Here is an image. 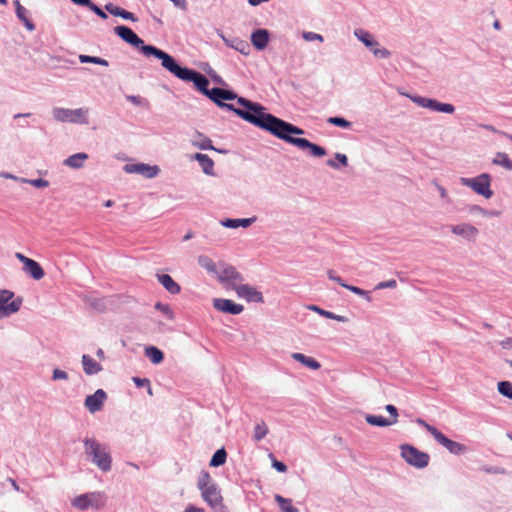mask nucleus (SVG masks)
<instances>
[{
  "instance_id": "f257e3e1",
  "label": "nucleus",
  "mask_w": 512,
  "mask_h": 512,
  "mask_svg": "<svg viewBox=\"0 0 512 512\" xmlns=\"http://www.w3.org/2000/svg\"><path fill=\"white\" fill-rule=\"evenodd\" d=\"M262 129L300 149H309L315 157H323L327 154L323 147L305 138L293 137V135L304 134V130L278 117H268Z\"/></svg>"
},
{
  "instance_id": "f03ea898",
  "label": "nucleus",
  "mask_w": 512,
  "mask_h": 512,
  "mask_svg": "<svg viewBox=\"0 0 512 512\" xmlns=\"http://www.w3.org/2000/svg\"><path fill=\"white\" fill-rule=\"evenodd\" d=\"M159 55L163 57V63H161L163 68L183 81L193 82L194 86L206 95L209 90V80L206 76L196 70L180 66L176 59L168 53H160Z\"/></svg>"
},
{
  "instance_id": "7ed1b4c3",
  "label": "nucleus",
  "mask_w": 512,
  "mask_h": 512,
  "mask_svg": "<svg viewBox=\"0 0 512 512\" xmlns=\"http://www.w3.org/2000/svg\"><path fill=\"white\" fill-rule=\"evenodd\" d=\"M84 453L87 458L102 472H109L112 468V457L109 448L94 438L83 439Z\"/></svg>"
},
{
  "instance_id": "20e7f679",
  "label": "nucleus",
  "mask_w": 512,
  "mask_h": 512,
  "mask_svg": "<svg viewBox=\"0 0 512 512\" xmlns=\"http://www.w3.org/2000/svg\"><path fill=\"white\" fill-rule=\"evenodd\" d=\"M114 32L123 41L138 48L143 55L153 56L161 60V63H163V57H161L159 54L166 52L153 45L145 44L144 41L131 28L124 25H120L114 28Z\"/></svg>"
},
{
  "instance_id": "39448f33",
  "label": "nucleus",
  "mask_w": 512,
  "mask_h": 512,
  "mask_svg": "<svg viewBox=\"0 0 512 512\" xmlns=\"http://www.w3.org/2000/svg\"><path fill=\"white\" fill-rule=\"evenodd\" d=\"M223 88L214 87L212 89H209L205 96H207L211 101H213L217 106L221 108H225L229 111H233L238 117L241 119L259 127L263 128L265 121L267 120L268 116L266 118H259L254 117L251 115L249 111H242L241 108H236L233 104L225 103L223 102Z\"/></svg>"
},
{
  "instance_id": "423d86ee",
  "label": "nucleus",
  "mask_w": 512,
  "mask_h": 512,
  "mask_svg": "<svg viewBox=\"0 0 512 512\" xmlns=\"http://www.w3.org/2000/svg\"><path fill=\"white\" fill-rule=\"evenodd\" d=\"M88 108L68 109L62 107H55L52 109V116L54 120L62 123L83 124L89 123Z\"/></svg>"
},
{
  "instance_id": "0eeeda50",
  "label": "nucleus",
  "mask_w": 512,
  "mask_h": 512,
  "mask_svg": "<svg viewBox=\"0 0 512 512\" xmlns=\"http://www.w3.org/2000/svg\"><path fill=\"white\" fill-rule=\"evenodd\" d=\"M223 102L225 101H231L236 100L239 105H241L243 108L242 111H249L252 116L259 117V118H266L268 117H275L274 115L267 113L266 108L262 106L260 103L253 102L247 98L238 96L235 92L232 90L223 89Z\"/></svg>"
},
{
  "instance_id": "6e6552de",
  "label": "nucleus",
  "mask_w": 512,
  "mask_h": 512,
  "mask_svg": "<svg viewBox=\"0 0 512 512\" xmlns=\"http://www.w3.org/2000/svg\"><path fill=\"white\" fill-rule=\"evenodd\" d=\"M491 176L488 173H481L480 175L467 178L460 177V183L472 189L476 194L481 195L485 199H490L493 196V191L491 189Z\"/></svg>"
},
{
  "instance_id": "1a4fd4ad",
  "label": "nucleus",
  "mask_w": 512,
  "mask_h": 512,
  "mask_svg": "<svg viewBox=\"0 0 512 512\" xmlns=\"http://www.w3.org/2000/svg\"><path fill=\"white\" fill-rule=\"evenodd\" d=\"M106 501L107 496L104 492H89L75 497L72 506L82 511L88 508L99 510L105 506Z\"/></svg>"
},
{
  "instance_id": "9d476101",
  "label": "nucleus",
  "mask_w": 512,
  "mask_h": 512,
  "mask_svg": "<svg viewBox=\"0 0 512 512\" xmlns=\"http://www.w3.org/2000/svg\"><path fill=\"white\" fill-rule=\"evenodd\" d=\"M216 275L218 281L227 289L235 290L244 281L242 274L234 266L224 262L219 263Z\"/></svg>"
},
{
  "instance_id": "9b49d317",
  "label": "nucleus",
  "mask_w": 512,
  "mask_h": 512,
  "mask_svg": "<svg viewBox=\"0 0 512 512\" xmlns=\"http://www.w3.org/2000/svg\"><path fill=\"white\" fill-rule=\"evenodd\" d=\"M401 457L411 466L422 469L428 466L430 456L410 444L400 446Z\"/></svg>"
},
{
  "instance_id": "f8f14e48",
  "label": "nucleus",
  "mask_w": 512,
  "mask_h": 512,
  "mask_svg": "<svg viewBox=\"0 0 512 512\" xmlns=\"http://www.w3.org/2000/svg\"><path fill=\"white\" fill-rule=\"evenodd\" d=\"M23 303L21 297L14 298V292L7 289H0V319L7 318L17 313Z\"/></svg>"
},
{
  "instance_id": "ddd939ff",
  "label": "nucleus",
  "mask_w": 512,
  "mask_h": 512,
  "mask_svg": "<svg viewBox=\"0 0 512 512\" xmlns=\"http://www.w3.org/2000/svg\"><path fill=\"white\" fill-rule=\"evenodd\" d=\"M412 102L420 107L446 114L455 112V107L450 103H442L432 98H427L418 95H407Z\"/></svg>"
},
{
  "instance_id": "4468645a",
  "label": "nucleus",
  "mask_w": 512,
  "mask_h": 512,
  "mask_svg": "<svg viewBox=\"0 0 512 512\" xmlns=\"http://www.w3.org/2000/svg\"><path fill=\"white\" fill-rule=\"evenodd\" d=\"M201 497L214 512H227L223 497L217 484L211 485L201 491Z\"/></svg>"
},
{
  "instance_id": "2eb2a0df",
  "label": "nucleus",
  "mask_w": 512,
  "mask_h": 512,
  "mask_svg": "<svg viewBox=\"0 0 512 512\" xmlns=\"http://www.w3.org/2000/svg\"><path fill=\"white\" fill-rule=\"evenodd\" d=\"M123 171L127 174H138L146 179H152L159 175L160 168L157 165L146 163H128L123 166Z\"/></svg>"
},
{
  "instance_id": "dca6fc26",
  "label": "nucleus",
  "mask_w": 512,
  "mask_h": 512,
  "mask_svg": "<svg viewBox=\"0 0 512 512\" xmlns=\"http://www.w3.org/2000/svg\"><path fill=\"white\" fill-rule=\"evenodd\" d=\"M216 33L223 40L227 47L232 48L245 56L250 54V45L247 41L242 40L239 37H227L223 31L219 29L216 31Z\"/></svg>"
},
{
  "instance_id": "f3484780",
  "label": "nucleus",
  "mask_w": 512,
  "mask_h": 512,
  "mask_svg": "<svg viewBox=\"0 0 512 512\" xmlns=\"http://www.w3.org/2000/svg\"><path fill=\"white\" fill-rule=\"evenodd\" d=\"M106 398V392L103 389H98L85 398L84 406L90 413H96L102 410Z\"/></svg>"
},
{
  "instance_id": "a211bd4d",
  "label": "nucleus",
  "mask_w": 512,
  "mask_h": 512,
  "mask_svg": "<svg viewBox=\"0 0 512 512\" xmlns=\"http://www.w3.org/2000/svg\"><path fill=\"white\" fill-rule=\"evenodd\" d=\"M452 234L462 237L467 241H475L479 234L477 227L470 223H460L450 227Z\"/></svg>"
},
{
  "instance_id": "6ab92c4d",
  "label": "nucleus",
  "mask_w": 512,
  "mask_h": 512,
  "mask_svg": "<svg viewBox=\"0 0 512 512\" xmlns=\"http://www.w3.org/2000/svg\"><path fill=\"white\" fill-rule=\"evenodd\" d=\"M240 298L246 299L248 302L263 303L264 297L260 291L256 288L240 283L239 286L234 290Z\"/></svg>"
},
{
  "instance_id": "aec40b11",
  "label": "nucleus",
  "mask_w": 512,
  "mask_h": 512,
  "mask_svg": "<svg viewBox=\"0 0 512 512\" xmlns=\"http://www.w3.org/2000/svg\"><path fill=\"white\" fill-rule=\"evenodd\" d=\"M213 306L216 310L231 315H238L244 310L243 305L237 304L230 299L223 298H215L213 300Z\"/></svg>"
},
{
  "instance_id": "412c9836",
  "label": "nucleus",
  "mask_w": 512,
  "mask_h": 512,
  "mask_svg": "<svg viewBox=\"0 0 512 512\" xmlns=\"http://www.w3.org/2000/svg\"><path fill=\"white\" fill-rule=\"evenodd\" d=\"M434 439L441 444L443 447H445L450 453L454 455H461L466 452L467 447L464 444H461L459 442L453 441L449 438H447L442 432L436 433V436Z\"/></svg>"
},
{
  "instance_id": "4be33fe9",
  "label": "nucleus",
  "mask_w": 512,
  "mask_h": 512,
  "mask_svg": "<svg viewBox=\"0 0 512 512\" xmlns=\"http://www.w3.org/2000/svg\"><path fill=\"white\" fill-rule=\"evenodd\" d=\"M269 37L268 30L257 29L251 34V43L257 50H263L269 42Z\"/></svg>"
},
{
  "instance_id": "5701e85b",
  "label": "nucleus",
  "mask_w": 512,
  "mask_h": 512,
  "mask_svg": "<svg viewBox=\"0 0 512 512\" xmlns=\"http://www.w3.org/2000/svg\"><path fill=\"white\" fill-rule=\"evenodd\" d=\"M191 160L198 161L204 174L214 176V161L206 154L195 153L191 156Z\"/></svg>"
},
{
  "instance_id": "b1692460",
  "label": "nucleus",
  "mask_w": 512,
  "mask_h": 512,
  "mask_svg": "<svg viewBox=\"0 0 512 512\" xmlns=\"http://www.w3.org/2000/svg\"><path fill=\"white\" fill-rule=\"evenodd\" d=\"M191 144L200 150H214L221 153L223 152L222 150L216 149L212 145L211 139L200 132H196L194 134V136L191 139Z\"/></svg>"
},
{
  "instance_id": "393cba45",
  "label": "nucleus",
  "mask_w": 512,
  "mask_h": 512,
  "mask_svg": "<svg viewBox=\"0 0 512 512\" xmlns=\"http://www.w3.org/2000/svg\"><path fill=\"white\" fill-rule=\"evenodd\" d=\"M84 373L86 375H95L102 371V365L95 361L91 356L83 354L81 358Z\"/></svg>"
},
{
  "instance_id": "a878e982",
  "label": "nucleus",
  "mask_w": 512,
  "mask_h": 512,
  "mask_svg": "<svg viewBox=\"0 0 512 512\" xmlns=\"http://www.w3.org/2000/svg\"><path fill=\"white\" fill-rule=\"evenodd\" d=\"M159 283L171 294H178L181 290L180 285L168 274H157Z\"/></svg>"
},
{
  "instance_id": "bb28decb",
  "label": "nucleus",
  "mask_w": 512,
  "mask_h": 512,
  "mask_svg": "<svg viewBox=\"0 0 512 512\" xmlns=\"http://www.w3.org/2000/svg\"><path fill=\"white\" fill-rule=\"evenodd\" d=\"M105 9L113 16L121 17L125 20H130L132 22H136L138 20L137 17L132 12H129L112 3L106 4Z\"/></svg>"
},
{
  "instance_id": "cd10ccee",
  "label": "nucleus",
  "mask_w": 512,
  "mask_h": 512,
  "mask_svg": "<svg viewBox=\"0 0 512 512\" xmlns=\"http://www.w3.org/2000/svg\"><path fill=\"white\" fill-rule=\"evenodd\" d=\"M88 157L84 152L75 153L64 160V165L72 169H80L84 167Z\"/></svg>"
},
{
  "instance_id": "c85d7f7f",
  "label": "nucleus",
  "mask_w": 512,
  "mask_h": 512,
  "mask_svg": "<svg viewBox=\"0 0 512 512\" xmlns=\"http://www.w3.org/2000/svg\"><path fill=\"white\" fill-rule=\"evenodd\" d=\"M23 270L35 280H40L45 275L41 265L33 259L27 262V264L23 267Z\"/></svg>"
},
{
  "instance_id": "c756f323",
  "label": "nucleus",
  "mask_w": 512,
  "mask_h": 512,
  "mask_svg": "<svg viewBox=\"0 0 512 512\" xmlns=\"http://www.w3.org/2000/svg\"><path fill=\"white\" fill-rule=\"evenodd\" d=\"M255 221H256V217L243 218V219L227 218V219L221 221V224H222V226H224L226 228L236 229L238 227L247 228V227L251 226Z\"/></svg>"
},
{
  "instance_id": "7c9ffc66",
  "label": "nucleus",
  "mask_w": 512,
  "mask_h": 512,
  "mask_svg": "<svg viewBox=\"0 0 512 512\" xmlns=\"http://www.w3.org/2000/svg\"><path fill=\"white\" fill-rule=\"evenodd\" d=\"M291 357L293 360L301 363L309 369L318 370L321 367V364L316 359L306 356L302 353L294 352L291 354Z\"/></svg>"
},
{
  "instance_id": "2f4dec72",
  "label": "nucleus",
  "mask_w": 512,
  "mask_h": 512,
  "mask_svg": "<svg viewBox=\"0 0 512 512\" xmlns=\"http://www.w3.org/2000/svg\"><path fill=\"white\" fill-rule=\"evenodd\" d=\"M307 309H309L311 311H314V312L318 313L319 315H321V316H323L325 318H328V319L336 320V321L342 322V323L348 322V318L347 317L342 316V315H337V314H335L333 312L324 310V309L320 308L317 305H308Z\"/></svg>"
},
{
  "instance_id": "473e14b6",
  "label": "nucleus",
  "mask_w": 512,
  "mask_h": 512,
  "mask_svg": "<svg viewBox=\"0 0 512 512\" xmlns=\"http://www.w3.org/2000/svg\"><path fill=\"white\" fill-rule=\"evenodd\" d=\"M16 6V15L21 22L25 25V27L29 31H33L35 29L34 23L26 16L27 10L20 4L19 0L15 1Z\"/></svg>"
},
{
  "instance_id": "72a5a7b5",
  "label": "nucleus",
  "mask_w": 512,
  "mask_h": 512,
  "mask_svg": "<svg viewBox=\"0 0 512 512\" xmlns=\"http://www.w3.org/2000/svg\"><path fill=\"white\" fill-rule=\"evenodd\" d=\"M354 36L360 42H362L366 47H372V46H375V44H376V40L373 37V35L364 29L354 30Z\"/></svg>"
},
{
  "instance_id": "f704fd0d",
  "label": "nucleus",
  "mask_w": 512,
  "mask_h": 512,
  "mask_svg": "<svg viewBox=\"0 0 512 512\" xmlns=\"http://www.w3.org/2000/svg\"><path fill=\"white\" fill-rule=\"evenodd\" d=\"M145 356L153 363L159 364L164 359V353L155 346H148L145 348Z\"/></svg>"
},
{
  "instance_id": "c9c22d12",
  "label": "nucleus",
  "mask_w": 512,
  "mask_h": 512,
  "mask_svg": "<svg viewBox=\"0 0 512 512\" xmlns=\"http://www.w3.org/2000/svg\"><path fill=\"white\" fill-rule=\"evenodd\" d=\"M365 420L368 424L378 427H387L394 424V421H390V419L372 414H367Z\"/></svg>"
},
{
  "instance_id": "e433bc0d",
  "label": "nucleus",
  "mask_w": 512,
  "mask_h": 512,
  "mask_svg": "<svg viewBox=\"0 0 512 512\" xmlns=\"http://www.w3.org/2000/svg\"><path fill=\"white\" fill-rule=\"evenodd\" d=\"M275 501L279 504L280 509L283 512H299L298 508L292 505V500L289 498H284L283 496L276 494L274 496Z\"/></svg>"
},
{
  "instance_id": "4c0bfd02",
  "label": "nucleus",
  "mask_w": 512,
  "mask_h": 512,
  "mask_svg": "<svg viewBox=\"0 0 512 512\" xmlns=\"http://www.w3.org/2000/svg\"><path fill=\"white\" fill-rule=\"evenodd\" d=\"M227 459V452L224 448L218 449L212 456L209 465L211 467L222 466Z\"/></svg>"
},
{
  "instance_id": "58836bf2",
  "label": "nucleus",
  "mask_w": 512,
  "mask_h": 512,
  "mask_svg": "<svg viewBox=\"0 0 512 512\" xmlns=\"http://www.w3.org/2000/svg\"><path fill=\"white\" fill-rule=\"evenodd\" d=\"M198 264L202 268L206 269L209 273L213 274H216L219 269L213 260L206 255H200L198 257Z\"/></svg>"
},
{
  "instance_id": "ea45409f",
  "label": "nucleus",
  "mask_w": 512,
  "mask_h": 512,
  "mask_svg": "<svg viewBox=\"0 0 512 512\" xmlns=\"http://www.w3.org/2000/svg\"><path fill=\"white\" fill-rule=\"evenodd\" d=\"M492 163L504 167L507 170H512V161L508 155L503 152H498L492 160Z\"/></svg>"
},
{
  "instance_id": "a19ab883",
  "label": "nucleus",
  "mask_w": 512,
  "mask_h": 512,
  "mask_svg": "<svg viewBox=\"0 0 512 512\" xmlns=\"http://www.w3.org/2000/svg\"><path fill=\"white\" fill-rule=\"evenodd\" d=\"M335 159L336 160L328 159L326 164L329 167L334 168V169H339L340 166H347L348 165V158H347V156L345 154L336 153L335 154Z\"/></svg>"
},
{
  "instance_id": "79ce46f5",
  "label": "nucleus",
  "mask_w": 512,
  "mask_h": 512,
  "mask_svg": "<svg viewBox=\"0 0 512 512\" xmlns=\"http://www.w3.org/2000/svg\"><path fill=\"white\" fill-rule=\"evenodd\" d=\"M216 483L212 481L210 474L207 471H202L198 477L197 487L200 491L208 488Z\"/></svg>"
},
{
  "instance_id": "37998d69",
  "label": "nucleus",
  "mask_w": 512,
  "mask_h": 512,
  "mask_svg": "<svg viewBox=\"0 0 512 512\" xmlns=\"http://www.w3.org/2000/svg\"><path fill=\"white\" fill-rule=\"evenodd\" d=\"M376 58L379 59H388L391 56V52L384 48L379 47V42L376 40L375 46L367 47Z\"/></svg>"
},
{
  "instance_id": "c03bdc74",
  "label": "nucleus",
  "mask_w": 512,
  "mask_h": 512,
  "mask_svg": "<svg viewBox=\"0 0 512 512\" xmlns=\"http://www.w3.org/2000/svg\"><path fill=\"white\" fill-rule=\"evenodd\" d=\"M498 392L504 397L512 400V383L509 381H500L497 384Z\"/></svg>"
},
{
  "instance_id": "a18cd8bd",
  "label": "nucleus",
  "mask_w": 512,
  "mask_h": 512,
  "mask_svg": "<svg viewBox=\"0 0 512 512\" xmlns=\"http://www.w3.org/2000/svg\"><path fill=\"white\" fill-rule=\"evenodd\" d=\"M268 434V427L265 422L261 421L260 423L255 425L254 428V439L256 441L262 440Z\"/></svg>"
},
{
  "instance_id": "49530a36",
  "label": "nucleus",
  "mask_w": 512,
  "mask_h": 512,
  "mask_svg": "<svg viewBox=\"0 0 512 512\" xmlns=\"http://www.w3.org/2000/svg\"><path fill=\"white\" fill-rule=\"evenodd\" d=\"M342 287L351 291L352 293L358 295V296H361L363 297L366 301L370 302L372 300L371 296H370V293L366 290H363L357 286H352V285H349V284H342Z\"/></svg>"
},
{
  "instance_id": "de8ad7c7",
  "label": "nucleus",
  "mask_w": 512,
  "mask_h": 512,
  "mask_svg": "<svg viewBox=\"0 0 512 512\" xmlns=\"http://www.w3.org/2000/svg\"><path fill=\"white\" fill-rule=\"evenodd\" d=\"M327 122L329 124H332L334 126L341 127L344 129H349L352 126V123L350 121L346 120L343 117H338V116L329 117L327 119Z\"/></svg>"
},
{
  "instance_id": "09e8293b",
  "label": "nucleus",
  "mask_w": 512,
  "mask_h": 512,
  "mask_svg": "<svg viewBox=\"0 0 512 512\" xmlns=\"http://www.w3.org/2000/svg\"><path fill=\"white\" fill-rule=\"evenodd\" d=\"M20 181L23 183H28L36 188H45V187H48V185H49V182L42 178H38V179L21 178Z\"/></svg>"
},
{
  "instance_id": "8fccbe9b",
  "label": "nucleus",
  "mask_w": 512,
  "mask_h": 512,
  "mask_svg": "<svg viewBox=\"0 0 512 512\" xmlns=\"http://www.w3.org/2000/svg\"><path fill=\"white\" fill-rule=\"evenodd\" d=\"M132 380H133L134 384L138 388L147 387L148 394L152 395V388H151L150 380L149 379H147V378H140V377H133Z\"/></svg>"
},
{
  "instance_id": "3c124183",
  "label": "nucleus",
  "mask_w": 512,
  "mask_h": 512,
  "mask_svg": "<svg viewBox=\"0 0 512 512\" xmlns=\"http://www.w3.org/2000/svg\"><path fill=\"white\" fill-rule=\"evenodd\" d=\"M126 99L135 106H145L148 104V101L145 98L136 95H127Z\"/></svg>"
},
{
  "instance_id": "603ef678",
  "label": "nucleus",
  "mask_w": 512,
  "mask_h": 512,
  "mask_svg": "<svg viewBox=\"0 0 512 512\" xmlns=\"http://www.w3.org/2000/svg\"><path fill=\"white\" fill-rule=\"evenodd\" d=\"M432 184L435 186L437 191L439 192L440 197L445 200L447 203L451 202V199L448 196L447 190L440 185L436 180L432 181Z\"/></svg>"
},
{
  "instance_id": "864d4df0",
  "label": "nucleus",
  "mask_w": 512,
  "mask_h": 512,
  "mask_svg": "<svg viewBox=\"0 0 512 512\" xmlns=\"http://www.w3.org/2000/svg\"><path fill=\"white\" fill-rule=\"evenodd\" d=\"M155 308L165 314L169 319H173V312L167 304L157 302Z\"/></svg>"
},
{
  "instance_id": "5fc2aeb1",
  "label": "nucleus",
  "mask_w": 512,
  "mask_h": 512,
  "mask_svg": "<svg viewBox=\"0 0 512 512\" xmlns=\"http://www.w3.org/2000/svg\"><path fill=\"white\" fill-rule=\"evenodd\" d=\"M302 37L306 41H320L323 42L324 38L322 35L315 32H303Z\"/></svg>"
},
{
  "instance_id": "6e6d98bb",
  "label": "nucleus",
  "mask_w": 512,
  "mask_h": 512,
  "mask_svg": "<svg viewBox=\"0 0 512 512\" xmlns=\"http://www.w3.org/2000/svg\"><path fill=\"white\" fill-rule=\"evenodd\" d=\"M416 422H417L419 425H421L422 427H424V428H425V429H426V430H427V431H428V432H429L433 437H435V436H436V433H438V432H439V430H438L436 427H434V426H432V425L428 424V423H427L426 421H424L423 419H420V418H419V419H417V421H416Z\"/></svg>"
},
{
  "instance_id": "4d7b16f0",
  "label": "nucleus",
  "mask_w": 512,
  "mask_h": 512,
  "mask_svg": "<svg viewBox=\"0 0 512 512\" xmlns=\"http://www.w3.org/2000/svg\"><path fill=\"white\" fill-rule=\"evenodd\" d=\"M397 287V282L396 280L394 279H390L388 281H383V282H379L376 286H375V289L376 290H381V289H385V288H396Z\"/></svg>"
},
{
  "instance_id": "13d9d810",
  "label": "nucleus",
  "mask_w": 512,
  "mask_h": 512,
  "mask_svg": "<svg viewBox=\"0 0 512 512\" xmlns=\"http://www.w3.org/2000/svg\"><path fill=\"white\" fill-rule=\"evenodd\" d=\"M52 379L54 381H57V380H68V374H67V372H65V371H63L61 369L55 368L52 371Z\"/></svg>"
},
{
  "instance_id": "bf43d9fd",
  "label": "nucleus",
  "mask_w": 512,
  "mask_h": 512,
  "mask_svg": "<svg viewBox=\"0 0 512 512\" xmlns=\"http://www.w3.org/2000/svg\"><path fill=\"white\" fill-rule=\"evenodd\" d=\"M385 410L390 414L391 419L390 421H394V424L398 421V410L397 408L392 404H387L385 406Z\"/></svg>"
},
{
  "instance_id": "052dcab7",
  "label": "nucleus",
  "mask_w": 512,
  "mask_h": 512,
  "mask_svg": "<svg viewBox=\"0 0 512 512\" xmlns=\"http://www.w3.org/2000/svg\"><path fill=\"white\" fill-rule=\"evenodd\" d=\"M482 470L488 474H505V469L499 466H485Z\"/></svg>"
},
{
  "instance_id": "680f3d73",
  "label": "nucleus",
  "mask_w": 512,
  "mask_h": 512,
  "mask_svg": "<svg viewBox=\"0 0 512 512\" xmlns=\"http://www.w3.org/2000/svg\"><path fill=\"white\" fill-rule=\"evenodd\" d=\"M89 9L91 11H93L97 16H99L102 19H107L108 18V15L100 7H98L96 4H94L93 2L89 6Z\"/></svg>"
},
{
  "instance_id": "e2e57ef3",
  "label": "nucleus",
  "mask_w": 512,
  "mask_h": 512,
  "mask_svg": "<svg viewBox=\"0 0 512 512\" xmlns=\"http://www.w3.org/2000/svg\"><path fill=\"white\" fill-rule=\"evenodd\" d=\"M484 208L479 206V205H476V204H473V205H470L468 207V212L471 214V215H481L483 216L484 214Z\"/></svg>"
},
{
  "instance_id": "0e129e2a",
  "label": "nucleus",
  "mask_w": 512,
  "mask_h": 512,
  "mask_svg": "<svg viewBox=\"0 0 512 512\" xmlns=\"http://www.w3.org/2000/svg\"><path fill=\"white\" fill-rule=\"evenodd\" d=\"M99 57L89 55H79V61L81 63H92L97 64Z\"/></svg>"
},
{
  "instance_id": "69168bd1",
  "label": "nucleus",
  "mask_w": 512,
  "mask_h": 512,
  "mask_svg": "<svg viewBox=\"0 0 512 512\" xmlns=\"http://www.w3.org/2000/svg\"><path fill=\"white\" fill-rule=\"evenodd\" d=\"M272 466L280 473H285L287 471L286 464L276 459L273 460Z\"/></svg>"
},
{
  "instance_id": "338daca9",
  "label": "nucleus",
  "mask_w": 512,
  "mask_h": 512,
  "mask_svg": "<svg viewBox=\"0 0 512 512\" xmlns=\"http://www.w3.org/2000/svg\"><path fill=\"white\" fill-rule=\"evenodd\" d=\"M327 276L330 280L337 282L340 286H342V284H346L341 277L335 274L334 270H328Z\"/></svg>"
},
{
  "instance_id": "774afa93",
  "label": "nucleus",
  "mask_w": 512,
  "mask_h": 512,
  "mask_svg": "<svg viewBox=\"0 0 512 512\" xmlns=\"http://www.w3.org/2000/svg\"><path fill=\"white\" fill-rule=\"evenodd\" d=\"M183 512H205V510L203 508L189 504Z\"/></svg>"
}]
</instances>
